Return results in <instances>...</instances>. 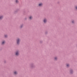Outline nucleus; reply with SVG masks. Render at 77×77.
<instances>
[{
	"label": "nucleus",
	"mask_w": 77,
	"mask_h": 77,
	"mask_svg": "<svg viewBox=\"0 0 77 77\" xmlns=\"http://www.w3.org/2000/svg\"><path fill=\"white\" fill-rule=\"evenodd\" d=\"M17 41V44H18L19 43H20V39L19 38H18Z\"/></svg>",
	"instance_id": "1"
},
{
	"label": "nucleus",
	"mask_w": 77,
	"mask_h": 77,
	"mask_svg": "<svg viewBox=\"0 0 77 77\" xmlns=\"http://www.w3.org/2000/svg\"><path fill=\"white\" fill-rule=\"evenodd\" d=\"M3 17V16H0V19L1 20V19H2Z\"/></svg>",
	"instance_id": "5"
},
{
	"label": "nucleus",
	"mask_w": 77,
	"mask_h": 77,
	"mask_svg": "<svg viewBox=\"0 0 77 77\" xmlns=\"http://www.w3.org/2000/svg\"><path fill=\"white\" fill-rule=\"evenodd\" d=\"M69 66V64H67V67H68V66Z\"/></svg>",
	"instance_id": "10"
},
{
	"label": "nucleus",
	"mask_w": 77,
	"mask_h": 77,
	"mask_svg": "<svg viewBox=\"0 0 77 77\" xmlns=\"http://www.w3.org/2000/svg\"><path fill=\"white\" fill-rule=\"evenodd\" d=\"M5 43V41H4L2 42V44H4Z\"/></svg>",
	"instance_id": "6"
},
{
	"label": "nucleus",
	"mask_w": 77,
	"mask_h": 77,
	"mask_svg": "<svg viewBox=\"0 0 77 77\" xmlns=\"http://www.w3.org/2000/svg\"><path fill=\"white\" fill-rule=\"evenodd\" d=\"M57 57H55V60H57Z\"/></svg>",
	"instance_id": "9"
},
{
	"label": "nucleus",
	"mask_w": 77,
	"mask_h": 77,
	"mask_svg": "<svg viewBox=\"0 0 77 77\" xmlns=\"http://www.w3.org/2000/svg\"><path fill=\"white\" fill-rule=\"evenodd\" d=\"M32 16H30L29 17V19H30V20H31V19H32Z\"/></svg>",
	"instance_id": "8"
},
{
	"label": "nucleus",
	"mask_w": 77,
	"mask_h": 77,
	"mask_svg": "<svg viewBox=\"0 0 77 77\" xmlns=\"http://www.w3.org/2000/svg\"><path fill=\"white\" fill-rule=\"evenodd\" d=\"M16 3H17L18 2V0H16Z\"/></svg>",
	"instance_id": "11"
},
{
	"label": "nucleus",
	"mask_w": 77,
	"mask_h": 77,
	"mask_svg": "<svg viewBox=\"0 0 77 77\" xmlns=\"http://www.w3.org/2000/svg\"><path fill=\"white\" fill-rule=\"evenodd\" d=\"M16 55L17 56H18V55H19V53L18 52V51H17L16 52Z\"/></svg>",
	"instance_id": "2"
},
{
	"label": "nucleus",
	"mask_w": 77,
	"mask_h": 77,
	"mask_svg": "<svg viewBox=\"0 0 77 77\" xmlns=\"http://www.w3.org/2000/svg\"><path fill=\"white\" fill-rule=\"evenodd\" d=\"M75 8H76V9H77V6H76Z\"/></svg>",
	"instance_id": "14"
},
{
	"label": "nucleus",
	"mask_w": 77,
	"mask_h": 77,
	"mask_svg": "<svg viewBox=\"0 0 77 77\" xmlns=\"http://www.w3.org/2000/svg\"><path fill=\"white\" fill-rule=\"evenodd\" d=\"M72 70L70 71V73H72Z\"/></svg>",
	"instance_id": "13"
},
{
	"label": "nucleus",
	"mask_w": 77,
	"mask_h": 77,
	"mask_svg": "<svg viewBox=\"0 0 77 77\" xmlns=\"http://www.w3.org/2000/svg\"><path fill=\"white\" fill-rule=\"evenodd\" d=\"M72 23H74V21H72Z\"/></svg>",
	"instance_id": "15"
},
{
	"label": "nucleus",
	"mask_w": 77,
	"mask_h": 77,
	"mask_svg": "<svg viewBox=\"0 0 77 77\" xmlns=\"http://www.w3.org/2000/svg\"><path fill=\"white\" fill-rule=\"evenodd\" d=\"M7 36H8V35H5V38H6V37H7Z\"/></svg>",
	"instance_id": "12"
},
{
	"label": "nucleus",
	"mask_w": 77,
	"mask_h": 77,
	"mask_svg": "<svg viewBox=\"0 0 77 77\" xmlns=\"http://www.w3.org/2000/svg\"><path fill=\"white\" fill-rule=\"evenodd\" d=\"M21 27H22V26H21Z\"/></svg>",
	"instance_id": "16"
},
{
	"label": "nucleus",
	"mask_w": 77,
	"mask_h": 77,
	"mask_svg": "<svg viewBox=\"0 0 77 77\" xmlns=\"http://www.w3.org/2000/svg\"><path fill=\"white\" fill-rule=\"evenodd\" d=\"M42 3H40L39 4V6H42Z\"/></svg>",
	"instance_id": "4"
},
{
	"label": "nucleus",
	"mask_w": 77,
	"mask_h": 77,
	"mask_svg": "<svg viewBox=\"0 0 77 77\" xmlns=\"http://www.w3.org/2000/svg\"><path fill=\"white\" fill-rule=\"evenodd\" d=\"M14 73L15 74H17V72L16 71L14 72Z\"/></svg>",
	"instance_id": "7"
},
{
	"label": "nucleus",
	"mask_w": 77,
	"mask_h": 77,
	"mask_svg": "<svg viewBox=\"0 0 77 77\" xmlns=\"http://www.w3.org/2000/svg\"><path fill=\"white\" fill-rule=\"evenodd\" d=\"M44 23H46L47 22V19H45L44 20Z\"/></svg>",
	"instance_id": "3"
}]
</instances>
